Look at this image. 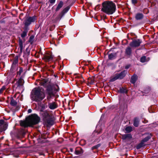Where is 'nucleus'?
<instances>
[{
	"mask_svg": "<svg viewBox=\"0 0 158 158\" xmlns=\"http://www.w3.org/2000/svg\"><path fill=\"white\" fill-rule=\"evenodd\" d=\"M40 120L39 117L36 114H34L27 118L25 121H21L20 125L25 127L32 126L38 124Z\"/></svg>",
	"mask_w": 158,
	"mask_h": 158,
	"instance_id": "1",
	"label": "nucleus"
},
{
	"mask_svg": "<svg viewBox=\"0 0 158 158\" xmlns=\"http://www.w3.org/2000/svg\"><path fill=\"white\" fill-rule=\"evenodd\" d=\"M31 97L32 100L39 102L44 99L45 95L43 89L38 88H35L32 90Z\"/></svg>",
	"mask_w": 158,
	"mask_h": 158,
	"instance_id": "2",
	"label": "nucleus"
},
{
	"mask_svg": "<svg viewBox=\"0 0 158 158\" xmlns=\"http://www.w3.org/2000/svg\"><path fill=\"white\" fill-rule=\"evenodd\" d=\"M102 11L108 15L113 14L115 10L116 6L111 1H106L102 3Z\"/></svg>",
	"mask_w": 158,
	"mask_h": 158,
	"instance_id": "3",
	"label": "nucleus"
},
{
	"mask_svg": "<svg viewBox=\"0 0 158 158\" xmlns=\"http://www.w3.org/2000/svg\"><path fill=\"white\" fill-rule=\"evenodd\" d=\"M56 88H58L57 85L53 86L49 85L47 86L46 93L48 94L47 99L48 100L50 101L52 97L54 96L56 92L58 91Z\"/></svg>",
	"mask_w": 158,
	"mask_h": 158,
	"instance_id": "4",
	"label": "nucleus"
},
{
	"mask_svg": "<svg viewBox=\"0 0 158 158\" xmlns=\"http://www.w3.org/2000/svg\"><path fill=\"white\" fill-rule=\"evenodd\" d=\"M35 20V18L34 17H31L27 18L24 22L25 29H26L27 28H28V26L32 23L34 22Z\"/></svg>",
	"mask_w": 158,
	"mask_h": 158,
	"instance_id": "5",
	"label": "nucleus"
},
{
	"mask_svg": "<svg viewBox=\"0 0 158 158\" xmlns=\"http://www.w3.org/2000/svg\"><path fill=\"white\" fill-rule=\"evenodd\" d=\"M141 43V41L139 40H135L130 44V45L132 47H137L139 46Z\"/></svg>",
	"mask_w": 158,
	"mask_h": 158,
	"instance_id": "6",
	"label": "nucleus"
},
{
	"mask_svg": "<svg viewBox=\"0 0 158 158\" xmlns=\"http://www.w3.org/2000/svg\"><path fill=\"white\" fill-rule=\"evenodd\" d=\"M43 59L46 62H48L52 60L53 56L51 54L47 53L44 56Z\"/></svg>",
	"mask_w": 158,
	"mask_h": 158,
	"instance_id": "7",
	"label": "nucleus"
},
{
	"mask_svg": "<svg viewBox=\"0 0 158 158\" xmlns=\"http://www.w3.org/2000/svg\"><path fill=\"white\" fill-rule=\"evenodd\" d=\"M44 121L45 123V124L47 126L48 125H52L53 124V121L52 119V118L50 117V116L49 118L45 119L44 120Z\"/></svg>",
	"mask_w": 158,
	"mask_h": 158,
	"instance_id": "8",
	"label": "nucleus"
},
{
	"mask_svg": "<svg viewBox=\"0 0 158 158\" xmlns=\"http://www.w3.org/2000/svg\"><path fill=\"white\" fill-rule=\"evenodd\" d=\"M57 105L56 102H53L48 103V106L51 110H54L56 109L57 107Z\"/></svg>",
	"mask_w": 158,
	"mask_h": 158,
	"instance_id": "9",
	"label": "nucleus"
},
{
	"mask_svg": "<svg viewBox=\"0 0 158 158\" xmlns=\"http://www.w3.org/2000/svg\"><path fill=\"white\" fill-rule=\"evenodd\" d=\"M7 126V124L6 123H4V120H0V128L2 126L3 127V128L1 129L2 131L6 130Z\"/></svg>",
	"mask_w": 158,
	"mask_h": 158,
	"instance_id": "10",
	"label": "nucleus"
},
{
	"mask_svg": "<svg viewBox=\"0 0 158 158\" xmlns=\"http://www.w3.org/2000/svg\"><path fill=\"white\" fill-rule=\"evenodd\" d=\"M23 80L20 78L16 82L15 84V85L17 86V87H23Z\"/></svg>",
	"mask_w": 158,
	"mask_h": 158,
	"instance_id": "11",
	"label": "nucleus"
},
{
	"mask_svg": "<svg viewBox=\"0 0 158 158\" xmlns=\"http://www.w3.org/2000/svg\"><path fill=\"white\" fill-rule=\"evenodd\" d=\"M42 112V114L43 117V120L50 116L47 110H45Z\"/></svg>",
	"mask_w": 158,
	"mask_h": 158,
	"instance_id": "12",
	"label": "nucleus"
},
{
	"mask_svg": "<svg viewBox=\"0 0 158 158\" xmlns=\"http://www.w3.org/2000/svg\"><path fill=\"white\" fill-rule=\"evenodd\" d=\"M83 152V150L81 147H78L75 149L74 153L76 155H80Z\"/></svg>",
	"mask_w": 158,
	"mask_h": 158,
	"instance_id": "13",
	"label": "nucleus"
},
{
	"mask_svg": "<svg viewBox=\"0 0 158 158\" xmlns=\"http://www.w3.org/2000/svg\"><path fill=\"white\" fill-rule=\"evenodd\" d=\"M127 73V71L124 70L119 74H117L119 79H123Z\"/></svg>",
	"mask_w": 158,
	"mask_h": 158,
	"instance_id": "14",
	"label": "nucleus"
},
{
	"mask_svg": "<svg viewBox=\"0 0 158 158\" xmlns=\"http://www.w3.org/2000/svg\"><path fill=\"white\" fill-rule=\"evenodd\" d=\"M122 139L123 140L130 139L132 138V135L131 134H125L122 135Z\"/></svg>",
	"mask_w": 158,
	"mask_h": 158,
	"instance_id": "15",
	"label": "nucleus"
},
{
	"mask_svg": "<svg viewBox=\"0 0 158 158\" xmlns=\"http://www.w3.org/2000/svg\"><path fill=\"white\" fill-rule=\"evenodd\" d=\"M137 76L136 75H133L131 78V82L133 84H134L137 79Z\"/></svg>",
	"mask_w": 158,
	"mask_h": 158,
	"instance_id": "16",
	"label": "nucleus"
},
{
	"mask_svg": "<svg viewBox=\"0 0 158 158\" xmlns=\"http://www.w3.org/2000/svg\"><path fill=\"white\" fill-rule=\"evenodd\" d=\"M19 45L20 48V51L21 52H22L23 49V42L20 39H19Z\"/></svg>",
	"mask_w": 158,
	"mask_h": 158,
	"instance_id": "17",
	"label": "nucleus"
},
{
	"mask_svg": "<svg viewBox=\"0 0 158 158\" xmlns=\"http://www.w3.org/2000/svg\"><path fill=\"white\" fill-rule=\"evenodd\" d=\"M125 53L126 55L130 56L131 53V48L130 47H127L126 49Z\"/></svg>",
	"mask_w": 158,
	"mask_h": 158,
	"instance_id": "18",
	"label": "nucleus"
},
{
	"mask_svg": "<svg viewBox=\"0 0 158 158\" xmlns=\"http://www.w3.org/2000/svg\"><path fill=\"white\" fill-rule=\"evenodd\" d=\"M64 15L63 13H60L56 17L55 20V22H56L57 21H59Z\"/></svg>",
	"mask_w": 158,
	"mask_h": 158,
	"instance_id": "19",
	"label": "nucleus"
},
{
	"mask_svg": "<svg viewBox=\"0 0 158 158\" xmlns=\"http://www.w3.org/2000/svg\"><path fill=\"white\" fill-rule=\"evenodd\" d=\"M24 31L22 33L21 35V36L22 38H24L27 35L28 31V28L25 29V27H24Z\"/></svg>",
	"mask_w": 158,
	"mask_h": 158,
	"instance_id": "20",
	"label": "nucleus"
},
{
	"mask_svg": "<svg viewBox=\"0 0 158 158\" xmlns=\"http://www.w3.org/2000/svg\"><path fill=\"white\" fill-rule=\"evenodd\" d=\"M63 2L62 1L60 2V3L58 4L56 9V11H58L60 9L62 6H63Z\"/></svg>",
	"mask_w": 158,
	"mask_h": 158,
	"instance_id": "21",
	"label": "nucleus"
},
{
	"mask_svg": "<svg viewBox=\"0 0 158 158\" xmlns=\"http://www.w3.org/2000/svg\"><path fill=\"white\" fill-rule=\"evenodd\" d=\"M75 77L78 78V79L77 80V82L80 81L81 83H82L84 81V79L81 76H77Z\"/></svg>",
	"mask_w": 158,
	"mask_h": 158,
	"instance_id": "22",
	"label": "nucleus"
},
{
	"mask_svg": "<svg viewBox=\"0 0 158 158\" xmlns=\"http://www.w3.org/2000/svg\"><path fill=\"white\" fill-rule=\"evenodd\" d=\"M139 120L138 118H136L134 119V125L135 127H137L139 126Z\"/></svg>",
	"mask_w": 158,
	"mask_h": 158,
	"instance_id": "23",
	"label": "nucleus"
},
{
	"mask_svg": "<svg viewBox=\"0 0 158 158\" xmlns=\"http://www.w3.org/2000/svg\"><path fill=\"white\" fill-rule=\"evenodd\" d=\"M143 15L141 14H138L135 16V18L137 20L141 19L143 18Z\"/></svg>",
	"mask_w": 158,
	"mask_h": 158,
	"instance_id": "24",
	"label": "nucleus"
},
{
	"mask_svg": "<svg viewBox=\"0 0 158 158\" xmlns=\"http://www.w3.org/2000/svg\"><path fill=\"white\" fill-rule=\"evenodd\" d=\"M10 104L12 106H15L17 105V102L13 99L12 98L10 102Z\"/></svg>",
	"mask_w": 158,
	"mask_h": 158,
	"instance_id": "25",
	"label": "nucleus"
},
{
	"mask_svg": "<svg viewBox=\"0 0 158 158\" xmlns=\"http://www.w3.org/2000/svg\"><path fill=\"white\" fill-rule=\"evenodd\" d=\"M144 143L141 141V142L136 146V148L137 149H139L141 147L144 146Z\"/></svg>",
	"mask_w": 158,
	"mask_h": 158,
	"instance_id": "26",
	"label": "nucleus"
},
{
	"mask_svg": "<svg viewBox=\"0 0 158 158\" xmlns=\"http://www.w3.org/2000/svg\"><path fill=\"white\" fill-rule=\"evenodd\" d=\"M109 58L110 60H113L115 57V55L114 54L111 53L109 55Z\"/></svg>",
	"mask_w": 158,
	"mask_h": 158,
	"instance_id": "27",
	"label": "nucleus"
},
{
	"mask_svg": "<svg viewBox=\"0 0 158 158\" xmlns=\"http://www.w3.org/2000/svg\"><path fill=\"white\" fill-rule=\"evenodd\" d=\"M118 79H119L118 78V77L117 74H115L114 77H112L110 79V81L111 82H113L115 81V80H117Z\"/></svg>",
	"mask_w": 158,
	"mask_h": 158,
	"instance_id": "28",
	"label": "nucleus"
},
{
	"mask_svg": "<svg viewBox=\"0 0 158 158\" xmlns=\"http://www.w3.org/2000/svg\"><path fill=\"white\" fill-rule=\"evenodd\" d=\"M125 130L127 133H129L132 131V128L130 126H128L125 128Z\"/></svg>",
	"mask_w": 158,
	"mask_h": 158,
	"instance_id": "29",
	"label": "nucleus"
},
{
	"mask_svg": "<svg viewBox=\"0 0 158 158\" xmlns=\"http://www.w3.org/2000/svg\"><path fill=\"white\" fill-rule=\"evenodd\" d=\"M47 108V106L46 104H43L41 106V109L40 110L41 112L44 111L43 110Z\"/></svg>",
	"mask_w": 158,
	"mask_h": 158,
	"instance_id": "30",
	"label": "nucleus"
},
{
	"mask_svg": "<svg viewBox=\"0 0 158 158\" xmlns=\"http://www.w3.org/2000/svg\"><path fill=\"white\" fill-rule=\"evenodd\" d=\"M150 138L151 136H148L143 139L142 141L144 143V142L147 141Z\"/></svg>",
	"mask_w": 158,
	"mask_h": 158,
	"instance_id": "31",
	"label": "nucleus"
},
{
	"mask_svg": "<svg viewBox=\"0 0 158 158\" xmlns=\"http://www.w3.org/2000/svg\"><path fill=\"white\" fill-rule=\"evenodd\" d=\"M34 36L31 35L29 38V41L31 44H32V43L33 42V39H34Z\"/></svg>",
	"mask_w": 158,
	"mask_h": 158,
	"instance_id": "32",
	"label": "nucleus"
},
{
	"mask_svg": "<svg viewBox=\"0 0 158 158\" xmlns=\"http://www.w3.org/2000/svg\"><path fill=\"white\" fill-rule=\"evenodd\" d=\"M23 72V68L21 67L20 68L19 70V71H18L17 72V75L20 76L21 75V74Z\"/></svg>",
	"mask_w": 158,
	"mask_h": 158,
	"instance_id": "33",
	"label": "nucleus"
},
{
	"mask_svg": "<svg viewBox=\"0 0 158 158\" xmlns=\"http://www.w3.org/2000/svg\"><path fill=\"white\" fill-rule=\"evenodd\" d=\"M69 8L68 7H67L64 8L62 11L61 13H63V15H64V14L66 13L69 10Z\"/></svg>",
	"mask_w": 158,
	"mask_h": 158,
	"instance_id": "34",
	"label": "nucleus"
},
{
	"mask_svg": "<svg viewBox=\"0 0 158 158\" xmlns=\"http://www.w3.org/2000/svg\"><path fill=\"white\" fill-rule=\"evenodd\" d=\"M146 58L145 56H142L140 59V61L142 62H144L146 61Z\"/></svg>",
	"mask_w": 158,
	"mask_h": 158,
	"instance_id": "35",
	"label": "nucleus"
},
{
	"mask_svg": "<svg viewBox=\"0 0 158 158\" xmlns=\"http://www.w3.org/2000/svg\"><path fill=\"white\" fill-rule=\"evenodd\" d=\"M100 146V144H98L97 145L93 146L92 148V149H96L98 148Z\"/></svg>",
	"mask_w": 158,
	"mask_h": 158,
	"instance_id": "36",
	"label": "nucleus"
},
{
	"mask_svg": "<svg viewBox=\"0 0 158 158\" xmlns=\"http://www.w3.org/2000/svg\"><path fill=\"white\" fill-rule=\"evenodd\" d=\"M120 91L121 93H123L126 92L127 91L125 89L122 88L120 89Z\"/></svg>",
	"mask_w": 158,
	"mask_h": 158,
	"instance_id": "37",
	"label": "nucleus"
},
{
	"mask_svg": "<svg viewBox=\"0 0 158 158\" xmlns=\"http://www.w3.org/2000/svg\"><path fill=\"white\" fill-rule=\"evenodd\" d=\"M138 0H131V2L133 4L135 5L138 2Z\"/></svg>",
	"mask_w": 158,
	"mask_h": 158,
	"instance_id": "38",
	"label": "nucleus"
},
{
	"mask_svg": "<svg viewBox=\"0 0 158 158\" xmlns=\"http://www.w3.org/2000/svg\"><path fill=\"white\" fill-rule=\"evenodd\" d=\"M47 82V81L45 79H44L43 80V81L41 82V85L44 86L45 85V84Z\"/></svg>",
	"mask_w": 158,
	"mask_h": 158,
	"instance_id": "39",
	"label": "nucleus"
},
{
	"mask_svg": "<svg viewBox=\"0 0 158 158\" xmlns=\"http://www.w3.org/2000/svg\"><path fill=\"white\" fill-rule=\"evenodd\" d=\"M55 0H49V1L50 3L53 4L55 2Z\"/></svg>",
	"mask_w": 158,
	"mask_h": 158,
	"instance_id": "40",
	"label": "nucleus"
},
{
	"mask_svg": "<svg viewBox=\"0 0 158 158\" xmlns=\"http://www.w3.org/2000/svg\"><path fill=\"white\" fill-rule=\"evenodd\" d=\"M6 89L5 87V86H3L2 88L0 89L3 91L5 90Z\"/></svg>",
	"mask_w": 158,
	"mask_h": 158,
	"instance_id": "41",
	"label": "nucleus"
},
{
	"mask_svg": "<svg viewBox=\"0 0 158 158\" xmlns=\"http://www.w3.org/2000/svg\"><path fill=\"white\" fill-rule=\"evenodd\" d=\"M31 111H32V110L31 109H29L28 110V113H31Z\"/></svg>",
	"mask_w": 158,
	"mask_h": 158,
	"instance_id": "42",
	"label": "nucleus"
},
{
	"mask_svg": "<svg viewBox=\"0 0 158 158\" xmlns=\"http://www.w3.org/2000/svg\"><path fill=\"white\" fill-rule=\"evenodd\" d=\"M70 150L71 152H72L73 151V148H70Z\"/></svg>",
	"mask_w": 158,
	"mask_h": 158,
	"instance_id": "43",
	"label": "nucleus"
},
{
	"mask_svg": "<svg viewBox=\"0 0 158 158\" xmlns=\"http://www.w3.org/2000/svg\"><path fill=\"white\" fill-rule=\"evenodd\" d=\"M129 65H127V66L125 67V69H128V68H129Z\"/></svg>",
	"mask_w": 158,
	"mask_h": 158,
	"instance_id": "44",
	"label": "nucleus"
},
{
	"mask_svg": "<svg viewBox=\"0 0 158 158\" xmlns=\"http://www.w3.org/2000/svg\"><path fill=\"white\" fill-rule=\"evenodd\" d=\"M3 91L0 89V94H2L3 92Z\"/></svg>",
	"mask_w": 158,
	"mask_h": 158,
	"instance_id": "45",
	"label": "nucleus"
},
{
	"mask_svg": "<svg viewBox=\"0 0 158 158\" xmlns=\"http://www.w3.org/2000/svg\"><path fill=\"white\" fill-rule=\"evenodd\" d=\"M13 67H14L13 66H12L11 67V70L12 69L13 70V69L14 68Z\"/></svg>",
	"mask_w": 158,
	"mask_h": 158,
	"instance_id": "46",
	"label": "nucleus"
}]
</instances>
